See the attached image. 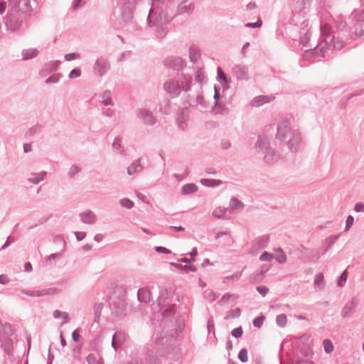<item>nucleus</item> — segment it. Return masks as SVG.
Segmentation results:
<instances>
[{
    "label": "nucleus",
    "mask_w": 364,
    "mask_h": 364,
    "mask_svg": "<svg viewBox=\"0 0 364 364\" xmlns=\"http://www.w3.org/2000/svg\"><path fill=\"white\" fill-rule=\"evenodd\" d=\"M136 117L146 125L153 126L156 123V119L152 112L146 109H138Z\"/></svg>",
    "instance_id": "8"
},
{
    "label": "nucleus",
    "mask_w": 364,
    "mask_h": 364,
    "mask_svg": "<svg viewBox=\"0 0 364 364\" xmlns=\"http://www.w3.org/2000/svg\"><path fill=\"white\" fill-rule=\"evenodd\" d=\"M264 161L267 164H272L277 161L279 156L275 153L274 150L269 147L266 151H264Z\"/></svg>",
    "instance_id": "24"
},
{
    "label": "nucleus",
    "mask_w": 364,
    "mask_h": 364,
    "mask_svg": "<svg viewBox=\"0 0 364 364\" xmlns=\"http://www.w3.org/2000/svg\"><path fill=\"white\" fill-rule=\"evenodd\" d=\"M324 284V277L322 273H318L314 279V285L316 287L320 286V284Z\"/></svg>",
    "instance_id": "63"
},
{
    "label": "nucleus",
    "mask_w": 364,
    "mask_h": 364,
    "mask_svg": "<svg viewBox=\"0 0 364 364\" xmlns=\"http://www.w3.org/2000/svg\"><path fill=\"white\" fill-rule=\"evenodd\" d=\"M59 289L56 288H48L43 289L41 290H26L22 289L21 292L23 294L30 296H42L45 295H53L59 293Z\"/></svg>",
    "instance_id": "11"
},
{
    "label": "nucleus",
    "mask_w": 364,
    "mask_h": 364,
    "mask_svg": "<svg viewBox=\"0 0 364 364\" xmlns=\"http://www.w3.org/2000/svg\"><path fill=\"white\" fill-rule=\"evenodd\" d=\"M164 89L172 97H178L181 92V86L178 85V82L174 80L166 82L164 84Z\"/></svg>",
    "instance_id": "15"
},
{
    "label": "nucleus",
    "mask_w": 364,
    "mask_h": 364,
    "mask_svg": "<svg viewBox=\"0 0 364 364\" xmlns=\"http://www.w3.org/2000/svg\"><path fill=\"white\" fill-rule=\"evenodd\" d=\"M86 360L87 364H103V362L98 360L97 359V356L92 353H90L87 356Z\"/></svg>",
    "instance_id": "54"
},
{
    "label": "nucleus",
    "mask_w": 364,
    "mask_h": 364,
    "mask_svg": "<svg viewBox=\"0 0 364 364\" xmlns=\"http://www.w3.org/2000/svg\"><path fill=\"white\" fill-rule=\"evenodd\" d=\"M300 354L304 358H308L311 355V350L309 346H303L300 348Z\"/></svg>",
    "instance_id": "60"
},
{
    "label": "nucleus",
    "mask_w": 364,
    "mask_h": 364,
    "mask_svg": "<svg viewBox=\"0 0 364 364\" xmlns=\"http://www.w3.org/2000/svg\"><path fill=\"white\" fill-rule=\"evenodd\" d=\"M359 304V300L356 296H353L350 301H348L343 307L341 316L343 318L351 317L357 311Z\"/></svg>",
    "instance_id": "5"
},
{
    "label": "nucleus",
    "mask_w": 364,
    "mask_h": 364,
    "mask_svg": "<svg viewBox=\"0 0 364 364\" xmlns=\"http://www.w3.org/2000/svg\"><path fill=\"white\" fill-rule=\"evenodd\" d=\"M82 223L86 224H94L96 220V215L92 210H86L80 214Z\"/></svg>",
    "instance_id": "26"
},
{
    "label": "nucleus",
    "mask_w": 364,
    "mask_h": 364,
    "mask_svg": "<svg viewBox=\"0 0 364 364\" xmlns=\"http://www.w3.org/2000/svg\"><path fill=\"white\" fill-rule=\"evenodd\" d=\"M193 10V5L190 3L186 4V1H183L178 6L176 14H183L184 13H191Z\"/></svg>",
    "instance_id": "33"
},
{
    "label": "nucleus",
    "mask_w": 364,
    "mask_h": 364,
    "mask_svg": "<svg viewBox=\"0 0 364 364\" xmlns=\"http://www.w3.org/2000/svg\"><path fill=\"white\" fill-rule=\"evenodd\" d=\"M81 75V70L79 68H75L71 70L68 75L70 79L79 77Z\"/></svg>",
    "instance_id": "61"
},
{
    "label": "nucleus",
    "mask_w": 364,
    "mask_h": 364,
    "mask_svg": "<svg viewBox=\"0 0 364 364\" xmlns=\"http://www.w3.org/2000/svg\"><path fill=\"white\" fill-rule=\"evenodd\" d=\"M102 98L103 99L102 104L104 105L108 106L114 105L111 97V92L109 90H105L102 95Z\"/></svg>",
    "instance_id": "43"
},
{
    "label": "nucleus",
    "mask_w": 364,
    "mask_h": 364,
    "mask_svg": "<svg viewBox=\"0 0 364 364\" xmlns=\"http://www.w3.org/2000/svg\"><path fill=\"white\" fill-rule=\"evenodd\" d=\"M274 258V255L272 253H269L267 251L262 252V254L259 257V259L261 261H267L270 262Z\"/></svg>",
    "instance_id": "62"
},
{
    "label": "nucleus",
    "mask_w": 364,
    "mask_h": 364,
    "mask_svg": "<svg viewBox=\"0 0 364 364\" xmlns=\"http://www.w3.org/2000/svg\"><path fill=\"white\" fill-rule=\"evenodd\" d=\"M231 335L236 338H240L243 335V328L242 327L240 326L239 327H237L235 328H234L232 331H231Z\"/></svg>",
    "instance_id": "59"
},
{
    "label": "nucleus",
    "mask_w": 364,
    "mask_h": 364,
    "mask_svg": "<svg viewBox=\"0 0 364 364\" xmlns=\"http://www.w3.org/2000/svg\"><path fill=\"white\" fill-rule=\"evenodd\" d=\"M301 141H302V139H301V133L296 130L293 131L291 138L289 139V140L288 141L289 149L291 152H294V153L297 152L299 149Z\"/></svg>",
    "instance_id": "12"
},
{
    "label": "nucleus",
    "mask_w": 364,
    "mask_h": 364,
    "mask_svg": "<svg viewBox=\"0 0 364 364\" xmlns=\"http://www.w3.org/2000/svg\"><path fill=\"white\" fill-rule=\"evenodd\" d=\"M149 26L150 27H156V36L159 38H164L166 34L168 33V28L166 26L167 23H161L159 25H154V20L150 21L149 22H147Z\"/></svg>",
    "instance_id": "23"
},
{
    "label": "nucleus",
    "mask_w": 364,
    "mask_h": 364,
    "mask_svg": "<svg viewBox=\"0 0 364 364\" xmlns=\"http://www.w3.org/2000/svg\"><path fill=\"white\" fill-rule=\"evenodd\" d=\"M119 205L127 209H131L134 206V203L127 198H124L119 200Z\"/></svg>",
    "instance_id": "46"
},
{
    "label": "nucleus",
    "mask_w": 364,
    "mask_h": 364,
    "mask_svg": "<svg viewBox=\"0 0 364 364\" xmlns=\"http://www.w3.org/2000/svg\"><path fill=\"white\" fill-rule=\"evenodd\" d=\"M323 346L327 354L332 353L334 348L332 341L328 338L323 341Z\"/></svg>",
    "instance_id": "47"
},
{
    "label": "nucleus",
    "mask_w": 364,
    "mask_h": 364,
    "mask_svg": "<svg viewBox=\"0 0 364 364\" xmlns=\"http://www.w3.org/2000/svg\"><path fill=\"white\" fill-rule=\"evenodd\" d=\"M126 340L125 333L122 331H116L112 339V347L117 351L124 343Z\"/></svg>",
    "instance_id": "16"
},
{
    "label": "nucleus",
    "mask_w": 364,
    "mask_h": 364,
    "mask_svg": "<svg viewBox=\"0 0 364 364\" xmlns=\"http://www.w3.org/2000/svg\"><path fill=\"white\" fill-rule=\"evenodd\" d=\"M93 69L97 70L100 76H103L110 69V63L107 59L102 56L95 60Z\"/></svg>",
    "instance_id": "10"
},
{
    "label": "nucleus",
    "mask_w": 364,
    "mask_h": 364,
    "mask_svg": "<svg viewBox=\"0 0 364 364\" xmlns=\"http://www.w3.org/2000/svg\"><path fill=\"white\" fill-rule=\"evenodd\" d=\"M137 297L141 303L148 304L151 300V292L146 287L140 288L137 292Z\"/></svg>",
    "instance_id": "25"
},
{
    "label": "nucleus",
    "mask_w": 364,
    "mask_h": 364,
    "mask_svg": "<svg viewBox=\"0 0 364 364\" xmlns=\"http://www.w3.org/2000/svg\"><path fill=\"white\" fill-rule=\"evenodd\" d=\"M200 183L205 187L213 188L221 185L223 183V181L218 179L203 178L200 179Z\"/></svg>",
    "instance_id": "36"
},
{
    "label": "nucleus",
    "mask_w": 364,
    "mask_h": 364,
    "mask_svg": "<svg viewBox=\"0 0 364 364\" xmlns=\"http://www.w3.org/2000/svg\"><path fill=\"white\" fill-rule=\"evenodd\" d=\"M22 60H28L36 58L38 54L37 48L24 49L22 50Z\"/></svg>",
    "instance_id": "31"
},
{
    "label": "nucleus",
    "mask_w": 364,
    "mask_h": 364,
    "mask_svg": "<svg viewBox=\"0 0 364 364\" xmlns=\"http://www.w3.org/2000/svg\"><path fill=\"white\" fill-rule=\"evenodd\" d=\"M13 345V341L9 338V336H6V338L4 339L0 338V347L4 350V353L9 356L12 354Z\"/></svg>",
    "instance_id": "22"
},
{
    "label": "nucleus",
    "mask_w": 364,
    "mask_h": 364,
    "mask_svg": "<svg viewBox=\"0 0 364 364\" xmlns=\"http://www.w3.org/2000/svg\"><path fill=\"white\" fill-rule=\"evenodd\" d=\"M189 119L188 112L186 109H183L176 116V123L178 129L185 130L188 127V121Z\"/></svg>",
    "instance_id": "13"
},
{
    "label": "nucleus",
    "mask_w": 364,
    "mask_h": 364,
    "mask_svg": "<svg viewBox=\"0 0 364 364\" xmlns=\"http://www.w3.org/2000/svg\"><path fill=\"white\" fill-rule=\"evenodd\" d=\"M169 264L186 273H188L189 272H196L197 271V267L194 265H182L175 262H170Z\"/></svg>",
    "instance_id": "32"
},
{
    "label": "nucleus",
    "mask_w": 364,
    "mask_h": 364,
    "mask_svg": "<svg viewBox=\"0 0 364 364\" xmlns=\"http://www.w3.org/2000/svg\"><path fill=\"white\" fill-rule=\"evenodd\" d=\"M264 278V271L258 270L254 272L251 276V281L253 283H259Z\"/></svg>",
    "instance_id": "45"
},
{
    "label": "nucleus",
    "mask_w": 364,
    "mask_h": 364,
    "mask_svg": "<svg viewBox=\"0 0 364 364\" xmlns=\"http://www.w3.org/2000/svg\"><path fill=\"white\" fill-rule=\"evenodd\" d=\"M244 208V203L237 198H232L230 201V208L232 210L235 209H242Z\"/></svg>",
    "instance_id": "41"
},
{
    "label": "nucleus",
    "mask_w": 364,
    "mask_h": 364,
    "mask_svg": "<svg viewBox=\"0 0 364 364\" xmlns=\"http://www.w3.org/2000/svg\"><path fill=\"white\" fill-rule=\"evenodd\" d=\"M134 364H159V358L152 350H148Z\"/></svg>",
    "instance_id": "9"
},
{
    "label": "nucleus",
    "mask_w": 364,
    "mask_h": 364,
    "mask_svg": "<svg viewBox=\"0 0 364 364\" xmlns=\"http://www.w3.org/2000/svg\"><path fill=\"white\" fill-rule=\"evenodd\" d=\"M43 129V126L41 124H35L34 126L31 127L25 134V137L26 139H31L34 135L39 134Z\"/></svg>",
    "instance_id": "35"
},
{
    "label": "nucleus",
    "mask_w": 364,
    "mask_h": 364,
    "mask_svg": "<svg viewBox=\"0 0 364 364\" xmlns=\"http://www.w3.org/2000/svg\"><path fill=\"white\" fill-rule=\"evenodd\" d=\"M198 191V186L194 183H186L181 188V193L183 195H190Z\"/></svg>",
    "instance_id": "37"
},
{
    "label": "nucleus",
    "mask_w": 364,
    "mask_h": 364,
    "mask_svg": "<svg viewBox=\"0 0 364 364\" xmlns=\"http://www.w3.org/2000/svg\"><path fill=\"white\" fill-rule=\"evenodd\" d=\"M102 309H103L102 303H98V304H95L94 305V314H95L94 321L95 322H97V323L99 322Z\"/></svg>",
    "instance_id": "44"
},
{
    "label": "nucleus",
    "mask_w": 364,
    "mask_h": 364,
    "mask_svg": "<svg viewBox=\"0 0 364 364\" xmlns=\"http://www.w3.org/2000/svg\"><path fill=\"white\" fill-rule=\"evenodd\" d=\"M289 122L288 120H282L277 125V133L276 138L279 141H283L287 133L289 132Z\"/></svg>",
    "instance_id": "14"
},
{
    "label": "nucleus",
    "mask_w": 364,
    "mask_h": 364,
    "mask_svg": "<svg viewBox=\"0 0 364 364\" xmlns=\"http://www.w3.org/2000/svg\"><path fill=\"white\" fill-rule=\"evenodd\" d=\"M269 241V237L268 235H262L252 242V247L255 250H261L265 248Z\"/></svg>",
    "instance_id": "20"
},
{
    "label": "nucleus",
    "mask_w": 364,
    "mask_h": 364,
    "mask_svg": "<svg viewBox=\"0 0 364 364\" xmlns=\"http://www.w3.org/2000/svg\"><path fill=\"white\" fill-rule=\"evenodd\" d=\"M60 62L59 60L49 61L44 65L43 68L40 71L41 76H45L47 74L56 71L58 69Z\"/></svg>",
    "instance_id": "19"
},
{
    "label": "nucleus",
    "mask_w": 364,
    "mask_h": 364,
    "mask_svg": "<svg viewBox=\"0 0 364 364\" xmlns=\"http://www.w3.org/2000/svg\"><path fill=\"white\" fill-rule=\"evenodd\" d=\"M241 314V309L240 308H237L233 310H230L228 311L225 319H229L230 318H239Z\"/></svg>",
    "instance_id": "50"
},
{
    "label": "nucleus",
    "mask_w": 364,
    "mask_h": 364,
    "mask_svg": "<svg viewBox=\"0 0 364 364\" xmlns=\"http://www.w3.org/2000/svg\"><path fill=\"white\" fill-rule=\"evenodd\" d=\"M8 7L14 9L19 12H23L24 14L31 15L30 0H9Z\"/></svg>",
    "instance_id": "7"
},
{
    "label": "nucleus",
    "mask_w": 364,
    "mask_h": 364,
    "mask_svg": "<svg viewBox=\"0 0 364 364\" xmlns=\"http://www.w3.org/2000/svg\"><path fill=\"white\" fill-rule=\"evenodd\" d=\"M272 97L267 95H259L253 98L251 105L253 107H259L265 103L271 102Z\"/></svg>",
    "instance_id": "29"
},
{
    "label": "nucleus",
    "mask_w": 364,
    "mask_h": 364,
    "mask_svg": "<svg viewBox=\"0 0 364 364\" xmlns=\"http://www.w3.org/2000/svg\"><path fill=\"white\" fill-rule=\"evenodd\" d=\"M347 278H348V271H347V269H345L341 273V274L338 277V278L337 279L338 287H343L346 282Z\"/></svg>",
    "instance_id": "48"
},
{
    "label": "nucleus",
    "mask_w": 364,
    "mask_h": 364,
    "mask_svg": "<svg viewBox=\"0 0 364 364\" xmlns=\"http://www.w3.org/2000/svg\"><path fill=\"white\" fill-rule=\"evenodd\" d=\"M227 212V209L220 207L215 208L213 212V215L215 218H223Z\"/></svg>",
    "instance_id": "53"
},
{
    "label": "nucleus",
    "mask_w": 364,
    "mask_h": 364,
    "mask_svg": "<svg viewBox=\"0 0 364 364\" xmlns=\"http://www.w3.org/2000/svg\"><path fill=\"white\" fill-rule=\"evenodd\" d=\"M144 167L140 163V159L135 160L132 164H131L127 168V173L129 176L134 175L136 173L141 172L143 170Z\"/></svg>",
    "instance_id": "28"
},
{
    "label": "nucleus",
    "mask_w": 364,
    "mask_h": 364,
    "mask_svg": "<svg viewBox=\"0 0 364 364\" xmlns=\"http://www.w3.org/2000/svg\"><path fill=\"white\" fill-rule=\"evenodd\" d=\"M265 319L264 316H260L255 318L252 321V324L255 328H259L263 325V322Z\"/></svg>",
    "instance_id": "56"
},
{
    "label": "nucleus",
    "mask_w": 364,
    "mask_h": 364,
    "mask_svg": "<svg viewBox=\"0 0 364 364\" xmlns=\"http://www.w3.org/2000/svg\"><path fill=\"white\" fill-rule=\"evenodd\" d=\"M231 297H235V299H237L239 298V296L238 295H235V294H230V293H225L223 296L222 298L220 299V301H218V303L220 304H222L223 303H228L229 299L231 298Z\"/></svg>",
    "instance_id": "57"
},
{
    "label": "nucleus",
    "mask_w": 364,
    "mask_h": 364,
    "mask_svg": "<svg viewBox=\"0 0 364 364\" xmlns=\"http://www.w3.org/2000/svg\"><path fill=\"white\" fill-rule=\"evenodd\" d=\"M30 14H24L14 9L8 7V11L4 18V24L6 29L11 32H20L27 27V21Z\"/></svg>",
    "instance_id": "2"
},
{
    "label": "nucleus",
    "mask_w": 364,
    "mask_h": 364,
    "mask_svg": "<svg viewBox=\"0 0 364 364\" xmlns=\"http://www.w3.org/2000/svg\"><path fill=\"white\" fill-rule=\"evenodd\" d=\"M80 57V54L78 53H70L68 54H65L64 56V58L66 61H70L77 58H79Z\"/></svg>",
    "instance_id": "64"
},
{
    "label": "nucleus",
    "mask_w": 364,
    "mask_h": 364,
    "mask_svg": "<svg viewBox=\"0 0 364 364\" xmlns=\"http://www.w3.org/2000/svg\"><path fill=\"white\" fill-rule=\"evenodd\" d=\"M63 77V75L60 73L52 74L45 80V83L46 84L58 83Z\"/></svg>",
    "instance_id": "42"
},
{
    "label": "nucleus",
    "mask_w": 364,
    "mask_h": 364,
    "mask_svg": "<svg viewBox=\"0 0 364 364\" xmlns=\"http://www.w3.org/2000/svg\"><path fill=\"white\" fill-rule=\"evenodd\" d=\"M220 87L217 85H214V95H213V99L215 100L214 102V104H215V105H218V102H219V100L220 99L221 97V95H220Z\"/></svg>",
    "instance_id": "58"
},
{
    "label": "nucleus",
    "mask_w": 364,
    "mask_h": 364,
    "mask_svg": "<svg viewBox=\"0 0 364 364\" xmlns=\"http://www.w3.org/2000/svg\"><path fill=\"white\" fill-rule=\"evenodd\" d=\"M53 315L55 318H59L62 317L65 319V323H67L69 319V316L67 312H62L57 309L53 311Z\"/></svg>",
    "instance_id": "52"
},
{
    "label": "nucleus",
    "mask_w": 364,
    "mask_h": 364,
    "mask_svg": "<svg viewBox=\"0 0 364 364\" xmlns=\"http://www.w3.org/2000/svg\"><path fill=\"white\" fill-rule=\"evenodd\" d=\"M80 171H81V168L79 166L72 165L68 173V176H69V178H73Z\"/></svg>",
    "instance_id": "55"
},
{
    "label": "nucleus",
    "mask_w": 364,
    "mask_h": 364,
    "mask_svg": "<svg viewBox=\"0 0 364 364\" xmlns=\"http://www.w3.org/2000/svg\"><path fill=\"white\" fill-rule=\"evenodd\" d=\"M213 111L215 114L225 115L229 113V109L226 107L225 105H222L220 102H218V105H215V104H214Z\"/></svg>",
    "instance_id": "38"
},
{
    "label": "nucleus",
    "mask_w": 364,
    "mask_h": 364,
    "mask_svg": "<svg viewBox=\"0 0 364 364\" xmlns=\"http://www.w3.org/2000/svg\"><path fill=\"white\" fill-rule=\"evenodd\" d=\"M269 147V141L268 138L264 135H259L255 144V148L258 149L259 151L263 153L264 151H266Z\"/></svg>",
    "instance_id": "21"
},
{
    "label": "nucleus",
    "mask_w": 364,
    "mask_h": 364,
    "mask_svg": "<svg viewBox=\"0 0 364 364\" xmlns=\"http://www.w3.org/2000/svg\"><path fill=\"white\" fill-rule=\"evenodd\" d=\"M340 235H331L327 238H326L322 243V247H323V254H325L333 245L334 243L338 240Z\"/></svg>",
    "instance_id": "27"
},
{
    "label": "nucleus",
    "mask_w": 364,
    "mask_h": 364,
    "mask_svg": "<svg viewBox=\"0 0 364 364\" xmlns=\"http://www.w3.org/2000/svg\"><path fill=\"white\" fill-rule=\"evenodd\" d=\"M163 63L165 67L176 70L183 69L186 65V60L179 56H168L164 60Z\"/></svg>",
    "instance_id": "6"
},
{
    "label": "nucleus",
    "mask_w": 364,
    "mask_h": 364,
    "mask_svg": "<svg viewBox=\"0 0 364 364\" xmlns=\"http://www.w3.org/2000/svg\"><path fill=\"white\" fill-rule=\"evenodd\" d=\"M200 50L196 46H191L189 48V58L191 62L195 63L198 58L200 56Z\"/></svg>",
    "instance_id": "34"
},
{
    "label": "nucleus",
    "mask_w": 364,
    "mask_h": 364,
    "mask_svg": "<svg viewBox=\"0 0 364 364\" xmlns=\"http://www.w3.org/2000/svg\"><path fill=\"white\" fill-rule=\"evenodd\" d=\"M287 318L284 314L277 316L276 323L277 325L281 328H284L287 325Z\"/></svg>",
    "instance_id": "49"
},
{
    "label": "nucleus",
    "mask_w": 364,
    "mask_h": 364,
    "mask_svg": "<svg viewBox=\"0 0 364 364\" xmlns=\"http://www.w3.org/2000/svg\"><path fill=\"white\" fill-rule=\"evenodd\" d=\"M298 258L303 262H316L320 258V254L317 249H311L300 245L295 250Z\"/></svg>",
    "instance_id": "4"
},
{
    "label": "nucleus",
    "mask_w": 364,
    "mask_h": 364,
    "mask_svg": "<svg viewBox=\"0 0 364 364\" xmlns=\"http://www.w3.org/2000/svg\"><path fill=\"white\" fill-rule=\"evenodd\" d=\"M172 0H151L147 22L154 20V25L170 23L176 14L172 12Z\"/></svg>",
    "instance_id": "1"
},
{
    "label": "nucleus",
    "mask_w": 364,
    "mask_h": 364,
    "mask_svg": "<svg viewBox=\"0 0 364 364\" xmlns=\"http://www.w3.org/2000/svg\"><path fill=\"white\" fill-rule=\"evenodd\" d=\"M238 359L242 363H246L248 360V354H247V350L245 348H242L238 355H237Z\"/></svg>",
    "instance_id": "51"
},
{
    "label": "nucleus",
    "mask_w": 364,
    "mask_h": 364,
    "mask_svg": "<svg viewBox=\"0 0 364 364\" xmlns=\"http://www.w3.org/2000/svg\"><path fill=\"white\" fill-rule=\"evenodd\" d=\"M109 306L114 316L123 317L126 315L127 303L122 289L113 291L109 298Z\"/></svg>",
    "instance_id": "3"
},
{
    "label": "nucleus",
    "mask_w": 364,
    "mask_h": 364,
    "mask_svg": "<svg viewBox=\"0 0 364 364\" xmlns=\"http://www.w3.org/2000/svg\"><path fill=\"white\" fill-rule=\"evenodd\" d=\"M13 334L14 330L11 326L8 323H2L0 321V338H1L2 336H11Z\"/></svg>",
    "instance_id": "30"
},
{
    "label": "nucleus",
    "mask_w": 364,
    "mask_h": 364,
    "mask_svg": "<svg viewBox=\"0 0 364 364\" xmlns=\"http://www.w3.org/2000/svg\"><path fill=\"white\" fill-rule=\"evenodd\" d=\"M176 311V305L171 304L168 306L166 309H164L162 311V315L164 318H171L173 317Z\"/></svg>",
    "instance_id": "40"
},
{
    "label": "nucleus",
    "mask_w": 364,
    "mask_h": 364,
    "mask_svg": "<svg viewBox=\"0 0 364 364\" xmlns=\"http://www.w3.org/2000/svg\"><path fill=\"white\" fill-rule=\"evenodd\" d=\"M232 73L239 80H247L249 79L247 68L244 65H235L232 68Z\"/></svg>",
    "instance_id": "17"
},
{
    "label": "nucleus",
    "mask_w": 364,
    "mask_h": 364,
    "mask_svg": "<svg viewBox=\"0 0 364 364\" xmlns=\"http://www.w3.org/2000/svg\"><path fill=\"white\" fill-rule=\"evenodd\" d=\"M216 79L222 85L223 91L229 89L230 78L225 74V73L220 67H218L217 69Z\"/></svg>",
    "instance_id": "18"
},
{
    "label": "nucleus",
    "mask_w": 364,
    "mask_h": 364,
    "mask_svg": "<svg viewBox=\"0 0 364 364\" xmlns=\"http://www.w3.org/2000/svg\"><path fill=\"white\" fill-rule=\"evenodd\" d=\"M33 177L29 178L28 181L33 184H38L41 181L44 180L45 177L47 175V173L46 171H41L39 173H32Z\"/></svg>",
    "instance_id": "39"
}]
</instances>
